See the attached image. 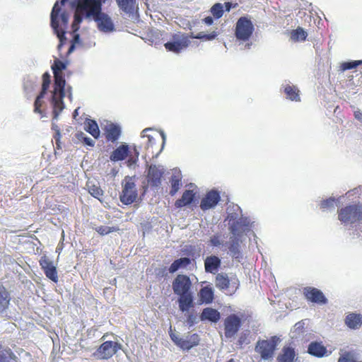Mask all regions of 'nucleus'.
<instances>
[{"instance_id": "obj_1", "label": "nucleus", "mask_w": 362, "mask_h": 362, "mask_svg": "<svg viewBox=\"0 0 362 362\" xmlns=\"http://www.w3.org/2000/svg\"><path fill=\"white\" fill-rule=\"evenodd\" d=\"M66 69V63L56 59L52 65L54 74V89L52 92L51 104L52 106L53 119H57L59 114L64 108L63 99L65 96L64 87L66 81L62 71Z\"/></svg>"}, {"instance_id": "obj_2", "label": "nucleus", "mask_w": 362, "mask_h": 362, "mask_svg": "<svg viewBox=\"0 0 362 362\" xmlns=\"http://www.w3.org/2000/svg\"><path fill=\"white\" fill-rule=\"evenodd\" d=\"M67 1L68 0L57 1L50 13V25L59 40L57 47L59 51L62 49L67 40L65 36V30L68 27L69 14L66 10L62 9V6H64Z\"/></svg>"}, {"instance_id": "obj_3", "label": "nucleus", "mask_w": 362, "mask_h": 362, "mask_svg": "<svg viewBox=\"0 0 362 362\" xmlns=\"http://www.w3.org/2000/svg\"><path fill=\"white\" fill-rule=\"evenodd\" d=\"M172 288L174 294L178 296L177 302L180 311H188L194 306L192 283L189 276L186 274H177L172 282Z\"/></svg>"}, {"instance_id": "obj_4", "label": "nucleus", "mask_w": 362, "mask_h": 362, "mask_svg": "<svg viewBox=\"0 0 362 362\" xmlns=\"http://www.w3.org/2000/svg\"><path fill=\"white\" fill-rule=\"evenodd\" d=\"M102 0H74L72 6L76 7L71 28L74 33L79 29L83 17L90 18L98 14L102 10Z\"/></svg>"}, {"instance_id": "obj_5", "label": "nucleus", "mask_w": 362, "mask_h": 362, "mask_svg": "<svg viewBox=\"0 0 362 362\" xmlns=\"http://www.w3.org/2000/svg\"><path fill=\"white\" fill-rule=\"evenodd\" d=\"M138 189L134 176H126L122 181V191L119 200L124 205H130L138 199Z\"/></svg>"}, {"instance_id": "obj_6", "label": "nucleus", "mask_w": 362, "mask_h": 362, "mask_svg": "<svg viewBox=\"0 0 362 362\" xmlns=\"http://www.w3.org/2000/svg\"><path fill=\"white\" fill-rule=\"evenodd\" d=\"M338 219L346 224L362 221V204L358 202L342 207L338 210Z\"/></svg>"}, {"instance_id": "obj_7", "label": "nucleus", "mask_w": 362, "mask_h": 362, "mask_svg": "<svg viewBox=\"0 0 362 362\" xmlns=\"http://www.w3.org/2000/svg\"><path fill=\"white\" fill-rule=\"evenodd\" d=\"M42 89L40 93L35 98L34 102V109L33 112L36 114L40 115V117H46L45 109L43 108L45 102L43 98L49 87L51 83V76L48 72H45L42 75Z\"/></svg>"}, {"instance_id": "obj_8", "label": "nucleus", "mask_w": 362, "mask_h": 362, "mask_svg": "<svg viewBox=\"0 0 362 362\" xmlns=\"http://www.w3.org/2000/svg\"><path fill=\"white\" fill-rule=\"evenodd\" d=\"M121 349L122 345L119 343L113 341H106L97 349L93 354V356L98 359L107 360L112 358Z\"/></svg>"}, {"instance_id": "obj_9", "label": "nucleus", "mask_w": 362, "mask_h": 362, "mask_svg": "<svg viewBox=\"0 0 362 362\" xmlns=\"http://www.w3.org/2000/svg\"><path fill=\"white\" fill-rule=\"evenodd\" d=\"M254 26L252 21L247 17H240L235 25V35L238 40L247 41L252 36Z\"/></svg>"}, {"instance_id": "obj_10", "label": "nucleus", "mask_w": 362, "mask_h": 362, "mask_svg": "<svg viewBox=\"0 0 362 362\" xmlns=\"http://www.w3.org/2000/svg\"><path fill=\"white\" fill-rule=\"evenodd\" d=\"M215 284L217 288L226 291L230 295L234 293L239 286V281L236 276L229 279L228 275L223 273L216 275Z\"/></svg>"}, {"instance_id": "obj_11", "label": "nucleus", "mask_w": 362, "mask_h": 362, "mask_svg": "<svg viewBox=\"0 0 362 362\" xmlns=\"http://www.w3.org/2000/svg\"><path fill=\"white\" fill-rule=\"evenodd\" d=\"M242 325V318L236 314H230L224 320V334L226 338L234 337Z\"/></svg>"}, {"instance_id": "obj_12", "label": "nucleus", "mask_w": 362, "mask_h": 362, "mask_svg": "<svg viewBox=\"0 0 362 362\" xmlns=\"http://www.w3.org/2000/svg\"><path fill=\"white\" fill-rule=\"evenodd\" d=\"M170 337L175 344L182 350H189L194 346H197L200 341L197 334H193L189 337L188 339H185L170 332Z\"/></svg>"}, {"instance_id": "obj_13", "label": "nucleus", "mask_w": 362, "mask_h": 362, "mask_svg": "<svg viewBox=\"0 0 362 362\" xmlns=\"http://www.w3.org/2000/svg\"><path fill=\"white\" fill-rule=\"evenodd\" d=\"M303 294L308 301L316 304L324 305L327 303V299L324 293L318 288L306 286L303 288Z\"/></svg>"}, {"instance_id": "obj_14", "label": "nucleus", "mask_w": 362, "mask_h": 362, "mask_svg": "<svg viewBox=\"0 0 362 362\" xmlns=\"http://www.w3.org/2000/svg\"><path fill=\"white\" fill-rule=\"evenodd\" d=\"M276 346V343L274 339L272 340H262L257 342L255 350L263 359H269L273 356Z\"/></svg>"}, {"instance_id": "obj_15", "label": "nucleus", "mask_w": 362, "mask_h": 362, "mask_svg": "<svg viewBox=\"0 0 362 362\" xmlns=\"http://www.w3.org/2000/svg\"><path fill=\"white\" fill-rule=\"evenodd\" d=\"M39 263L45 276L52 281L57 283L58 281L57 268L49 257L46 255L42 256L39 260Z\"/></svg>"}, {"instance_id": "obj_16", "label": "nucleus", "mask_w": 362, "mask_h": 362, "mask_svg": "<svg viewBox=\"0 0 362 362\" xmlns=\"http://www.w3.org/2000/svg\"><path fill=\"white\" fill-rule=\"evenodd\" d=\"M92 18L97 23L98 28L100 31L107 33L114 30V24L110 17L107 13L102 12V10Z\"/></svg>"}, {"instance_id": "obj_17", "label": "nucleus", "mask_w": 362, "mask_h": 362, "mask_svg": "<svg viewBox=\"0 0 362 362\" xmlns=\"http://www.w3.org/2000/svg\"><path fill=\"white\" fill-rule=\"evenodd\" d=\"M220 194L216 190H211L208 192L205 197L201 201L200 208L203 211H206L210 209L214 208L220 202Z\"/></svg>"}, {"instance_id": "obj_18", "label": "nucleus", "mask_w": 362, "mask_h": 362, "mask_svg": "<svg viewBox=\"0 0 362 362\" xmlns=\"http://www.w3.org/2000/svg\"><path fill=\"white\" fill-rule=\"evenodd\" d=\"M163 172L155 165H150L146 176L148 184L152 187H157L161 183Z\"/></svg>"}, {"instance_id": "obj_19", "label": "nucleus", "mask_w": 362, "mask_h": 362, "mask_svg": "<svg viewBox=\"0 0 362 362\" xmlns=\"http://www.w3.org/2000/svg\"><path fill=\"white\" fill-rule=\"evenodd\" d=\"M119 8L127 14H133L138 11L136 0H116Z\"/></svg>"}, {"instance_id": "obj_20", "label": "nucleus", "mask_w": 362, "mask_h": 362, "mask_svg": "<svg viewBox=\"0 0 362 362\" xmlns=\"http://www.w3.org/2000/svg\"><path fill=\"white\" fill-rule=\"evenodd\" d=\"M189 40L187 37H182L180 40L165 43V48L170 52L179 53L182 49L188 47Z\"/></svg>"}, {"instance_id": "obj_21", "label": "nucleus", "mask_w": 362, "mask_h": 362, "mask_svg": "<svg viewBox=\"0 0 362 362\" xmlns=\"http://www.w3.org/2000/svg\"><path fill=\"white\" fill-rule=\"evenodd\" d=\"M221 264V259L215 255L209 256L204 260L205 271L208 273L216 274Z\"/></svg>"}, {"instance_id": "obj_22", "label": "nucleus", "mask_w": 362, "mask_h": 362, "mask_svg": "<svg viewBox=\"0 0 362 362\" xmlns=\"http://www.w3.org/2000/svg\"><path fill=\"white\" fill-rule=\"evenodd\" d=\"M345 325L351 329H358L362 325V315L349 313L344 320Z\"/></svg>"}, {"instance_id": "obj_23", "label": "nucleus", "mask_w": 362, "mask_h": 362, "mask_svg": "<svg viewBox=\"0 0 362 362\" xmlns=\"http://www.w3.org/2000/svg\"><path fill=\"white\" fill-rule=\"evenodd\" d=\"M241 239L238 237H230L228 242V250L231 256L235 259H240L242 257L241 252L240 250Z\"/></svg>"}, {"instance_id": "obj_24", "label": "nucleus", "mask_w": 362, "mask_h": 362, "mask_svg": "<svg viewBox=\"0 0 362 362\" xmlns=\"http://www.w3.org/2000/svg\"><path fill=\"white\" fill-rule=\"evenodd\" d=\"M196 193L194 190L187 189L185 190L181 198L178 199L175 202V206L177 208H181L185 206H187L192 203L194 200Z\"/></svg>"}, {"instance_id": "obj_25", "label": "nucleus", "mask_w": 362, "mask_h": 362, "mask_svg": "<svg viewBox=\"0 0 362 362\" xmlns=\"http://www.w3.org/2000/svg\"><path fill=\"white\" fill-rule=\"evenodd\" d=\"M11 296L6 288L0 283V314L4 313L9 306Z\"/></svg>"}, {"instance_id": "obj_26", "label": "nucleus", "mask_w": 362, "mask_h": 362, "mask_svg": "<svg viewBox=\"0 0 362 362\" xmlns=\"http://www.w3.org/2000/svg\"><path fill=\"white\" fill-rule=\"evenodd\" d=\"M105 134L107 141L115 142L119 139L121 134L120 127L114 124H108L105 127Z\"/></svg>"}, {"instance_id": "obj_27", "label": "nucleus", "mask_w": 362, "mask_h": 362, "mask_svg": "<svg viewBox=\"0 0 362 362\" xmlns=\"http://www.w3.org/2000/svg\"><path fill=\"white\" fill-rule=\"evenodd\" d=\"M220 318V313L212 308H204L200 315V319L202 321L209 320L212 322H217Z\"/></svg>"}, {"instance_id": "obj_28", "label": "nucleus", "mask_w": 362, "mask_h": 362, "mask_svg": "<svg viewBox=\"0 0 362 362\" xmlns=\"http://www.w3.org/2000/svg\"><path fill=\"white\" fill-rule=\"evenodd\" d=\"M308 352L314 356L321 358L327 354V349L320 342H311L308 349Z\"/></svg>"}, {"instance_id": "obj_29", "label": "nucleus", "mask_w": 362, "mask_h": 362, "mask_svg": "<svg viewBox=\"0 0 362 362\" xmlns=\"http://www.w3.org/2000/svg\"><path fill=\"white\" fill-rule=\"evenodd\" d=\"M129 147L127 145H121L111 153L110 158L112 161L123 160L128 155Z\"/></svg>"}, {"instance_id": "obj_30", "label": "nucleus", "mask_w": 362, "mask_h": 362, "mask_svg": "<svg viewBox=\"0 0 362 362\" xmlns=\"http://www.w3.org/2000/svg\"><path fill=\"white\" fill-rule=\"evenodd\" d=\"M0 362H20L18 358L10 348L3 349L0 344Z\"/></svg>"}, {"instance_id": "obj_31", "label": "nucleus", "mask_w": 362, "mask_h": 362, "mask_svg": "<svg viewBox=\"0 0 362 362\" xmlns=\"http://www.w3.org/2000/svg\"><path fill=\"white\" fill-rule=\"evenodd\" d=\"M192 263L188 257H181L175 259L170 266L168 271L170 274L176 272L180 269L187 268Z\"/></svg>"}, {"instance_id": "obj_32", "label": "nucleus", "mask_w": 362, "mask_h": 362, "mask_svg": "<svg viewBox=\"0 0 362 362\" xmlns=\"http://www.w3.org/2000/svg\"><path fill=\"white\" fill-rule=\"evenodd\" d=\"M284 92L287 99L296 102L300 100V90L296 86L287 84L284 87Z\"/></svg>"}, {"instance_id": "obj_33", "label": "nucleus", "mask_w": 362, "mask_h": 362, "mask_svg": "<svg viewBox=\"0 0 362 362\" xmlns=\"http://www.w3.org/2000/svg\"><path fill=\"white\" fill-rule=\"evenodd\" d=\"M296 353L291 347H284L282 354L277 357L278 362H295Z\"/></svg>"}, {"instance_id": "obj_34", "label": "nucleus", "mask_w": 362, "mask_h": 362, "mask_svg": "<svg viewBox=\"0 0 362 362\" xmlns=\"http://www.w3.org/2000/svg\"><path fill=\"white\" fill-rule=\"evenodd\" d=\"M199 298L202 303L209 304L214 300V291L209 286H204L199 291Z\"/></svg>"}, {"instance_id": "obj_35", "label": "nucleus", "mask_w": 362, "mask_h": 362, "mask_svg": "<svg viewBox=\"0 0 362 362\" xmlns=\"http://www.w3.org/2000/svg\"><path fill=\"white\" fill-rule=\"evenodd\" d=\"M85 130L91 134L95 139L100 136V130L97 122L93 119H88L85 122Z\"/></svg>"}, {"instance_id": "obj_36", "label": "nucleus", "mask_w": 362, "mask_h": 362, "mask_svg": "<svg viewBox=\"0 0 362 362\" xmlns=\"http://www.w3.org/2000/svg\"><path fill=\"white\" fill-rule=\"evenodd\" d=\"M291 39L293 41H304L307 37V33L300 27L297 28L291 32Z\"/></svg>"}, {"instance_id": "obj_37", "label": "nucleus", "mask_w": 362, "mask_h": 362, "mask_svg": "<svg viewBox=\"0 0 362 362\" xmlns=\"http://www.w3.org/2000/svg\"><path fill=\"white\" fill-rule=\"evenodd\" d=\"M88 192L95 198L101 201L103 197V191L100 187L95 185H88Z\"/></svg>"}, {"instance_id": "obj_38", "label": "nucleus", "mask_w": 362, "mask_h": 362, "mask_svg": "<svg viewBox=\"0 0 362 362\" xmlns=\"http://www.w3.org/2000/svg\"><path fill=\"white\" fill-rule=\"evenodd\" d=\"M170 184L171 189L170 191V194L171 196H173L177 192V191L180 189V187L181 185V179L179 177V176L173 175L170 179Z\"/></svg>"}, {"instance_id": "obj_39", "label": "nucleus", "mask_w": 362, "mask_h": 362, "mask_svg": "<svg viewBox=\"0 0 362 362\" xmlns=\"http://www.w3.org/2000/svg\"><path fill=\"white\" fill-rule=\"evenodd\" d=\"M338 362H362L356 360V356L351 351H346L338 359Z\"/></svg>"}, {"instance_id": "obj_40", "label": "nucleus", "mask_w": 362, "mask_h": 362, "mask_svg": "<svg viewBox=\"0 0 362 362\" xmlns=\"http://www.w3.org/2000/svg\"><path fill=\"white\" fill-rule=\"evenodd\" d=\"M211 12L214 18H220L223 14V6L220 3L215 4L211 8Z\"/></svg>"}, {"instance_id": "obj_41", "label": "nucleus", "mask_w": 362, "mask_h": 362, "mask_svg": "<svg viewBox=\"0 0 362 362\" xmlns=\"http://www.w3.org/2000/svg\"><path fill=\"white\" fill-rule=\"evenodd\" d=\"M240 224L239 222L233 223L230 227L229 230L230 233L233 235L231 237H238L240 239L243 235V231L240 228Z\"/></svg>"}, {"instance_id": "obj_42", "label": "nucleus", "mask_w": 362, "mask_h": 362, "mask_svg": "<svg viewBox=\"0 0 362 362\" xmlns=\"http://www.w3.org/2000/svg\"><path fill=\"white\" fill-rule=\"evenodd\" d=\"M117 230H118V228H117V227H110V226H101L96 228V231L102 235H107L112 232H115Z\"/></svg>"}, {"instance_id": "obj_43", "label": "nucleus", "mask_w": 362, "mask_h": 362, "mask_svg": "<svg viewBox=\"0 0 362 362\" xmlns=\"http://www.w3.org/2000/svg\"><path fill=\"white\" fill-rule=\"evenodd\" d=\"M362 64V60H357L353 62H344L342 64L343 70H349L356 68L358 66Z\"/></svg>"}, {"instance_id": "obj_44", "label": "nucleus", "mask_w": 362, "mask_h": 362, "mask_svg": "<svg viewBox=\"0 0 362 362\" xmlns=\"http://www.w3.org/2000/svg\"><path fill=\"white\" fill-rule=\"evenodd\" d=\"M210 245L213 247H219L222 244L221 236L219 234L214 235L210 238Z\"/></svg>"}, {"instance_id": "obj_45", "label": "nucleus", "mask_w": 362, "mask_h": 362, "mask_svg": "<svg viewBox=\"0 0 362 362\" xmlns=\"http://www.w3.org/2000/svg\"><path fill=\"white\" fill-rule=\"evenodd\" d=\"M216 35H217V33L214 31L209 35H204L202 33H199L197 35L192 36V37L195 38V39H205L207 40H211L214 39L216 37Z\"/></svg>"}, {"instance_id": "obj_46", "label": "nucleus", "mask_w": 362, "mask_h": 362, "mask_svg": "<svg viewBox=\"0 0 362 362\" xmlns=\"http://www.w3.org/2000/svg\"><path fill=\"white\" fill-rule=\"evenodd\" d=\"M78 139L82 140L87 146H93L95 141L89 137H87L83 132L77 134Z\"/></svg>"}, {"instance_id": "obj_47", "label": "nucleus", "mask_w": 362, "mask_h": 362, "mask_svg": "<svg viewBox=\"0 0 362 362\" xmlns=\"http://www.w3.org/2000/svg\"><path fill=\"white\" fill-rule=\"evenodd\" d=\"M334 198H329L325 200H322L320 203V208L322 209H329L334 206L335 202Z\"/></svg>"}, {"instance_id": "obj_48", "label": "nucleus", "mask_w": 362, "mask_h": 362, "mask_svg": "<svg viewBox=\"0 0 362 362\" xmlns=\"http://www.w3.org/2000/svg\"><path fill=\"white\" fill-rule=\"evenodd\" d=\"M80 42V36L78 34H75L74 37L71 42V45L68 49L67 54H71L75 49V45L79 43Z\"/></svg>"}, {"instance_id": "obj_49", "label": "nucleus", "mask_w": 362, "mask_h": 362, "mask_svg": "<svg viewBox=\"0 0 362 362\" xmlns=\"http://www.w3.org/2000/svg\"><path fill=\"white\" fill-rule=\"evenodd\" d=\"M186 322L189 326H192L197 322V315L192 313H189L187 316Z\"/></svg>"}, {"instance_id": "obj_50", "label": "nucleus", "mask_w": 362, "mask_h": 362, "mask_svg": "<svg viewBox=\"0 0 362 362\" xmlns=\"http://www.w3.org/2000/svg\"><path fill=\"white\" fill-rule=\"evenodd\" d=\"M247 339V337L245 334H241L238 341V345L241 346L244 343L246 342Z\"/></svg>"}, {"instance_id": "obj_51", "label": "nucleus", "mask_w": 362, "mask_h": 362, "mask_svg": "<svg viewBox=\"0 0 362 362\" xmlns=\"http://www.w3.org/2000/svg\"><path fill=\"white\" fill-rule=\"evenodd\" d=\"M355 119H356L358 121H362V112L360 110H356L354 113Z\"/></svg>"}, {"instance_id": "obj_52", "label": "nucleus", "mask_w": 362, "mask_h": 362, "mask_svg": "<svg viewBox=\"0 0 362 362\" xmlns=\"http://www.w3.org/2000/svg\"><path fill=\"white\" fill-rule=\"evenodd\" d=\"M203 21L208 25H211L214 22V20H213L212 17H211V16L206 17L205 18H204Z\"/></svg>"}, {"instance_id": "obj_53", "label": "nucleus", "mask_w": 362, "mask_h": 362, "mask_svg": "<svg viewBox=\"0 0 362 362\" xmlns=\"http://www.w3.org/2000/svg\"><path fill=\"white\" fill-rule=\"evenodd\" d=\"M148 144H147V148H150V147H153V144L154 143V139L153 138L152 136H150L148 135Z\"/></svg>"}, {"instance_id": "obj_54", "label": "nucleus", "mask_w": 362, "mask_h": 362, "mask_svg": "<svg viewBox=\"0 0 362 362\" xmlns=\"http://www.w3.org/2000/svg\"><path fill=\"white\" fill-rule=\"evenodd\" d=\"M224 7H225V10L226 11H230V10L232 7V4L230 2H226L224 4Z\"/></svg>"}, {"instance_id": "obj_55", "label": "nucleus", "mask_w": 362, "mask_h": 362, "mask_svg": "<svg viewBox=\"0 0 362 362\" xmlns=\"http://www.w3.org/2000/svg\"><path fill=\"white\" fill-rule=\"evenodd\" d=\"M136 159L131 158H129V159H128V160H127V165H128L129 166H131V165H132L135 164V163H136Z\"/></svg>"}, {"instance_id": "obj_56", "label": "nucleus", "mask_w": 362, "mask_h": 362, "mask_svg": "<svg viewBox=\"0 0 362 362\" xmlns=\"http://www.w3.org/2000/svg\"><path fill=\"white\" fill-rule=\"evenodd\" d=\"M57 138L55 137V139H56V141H57V145L59 147V145L58 144V141H59V136H60V133H59V130H57Z\"/></svg>"}, {"instance_id": "obj_57", "label": "nucleus", "mask_w": 362, "mask_h": 362, "mask_svg": "<svg viewBox=\"0 0 362 362\" xmlns=\"http://www.w3.org/2000/svg\"><path fill=\"white\" fill-rule=\"evenodd\" d=\"M78 108H77V109H76V110H74V113H73L74 118H76V116L78 115Z\"/></svg>"}, {"instance_id": "obj_58", "label": "nucleus", "mask_w": 362, "mask_h": 362, "mask_svg": "<svg viewBox=\"0 0 362 362\" xmlns=\"http://www.w3.org/2000/svg\"><path fill=\"white\" fill-rule=\"evenodd\" d=\"M162 139H163L162 146H163L164 144H165V135L163 133H162Z\"/></svg>"}, {"instance_id": "obj_59", "label": "nucleus", "mask_w": 362, "mask_h": 362, "mask_svg": "<svg viewBox=\"0 0 362 362\" xmlns=\"http://www.w3.org/2000/svg\"><path fill=\"white\" fill-rule=\"evenodd\" d=\"M148 129H144L143 133H144V132H146V131H148Z\"/></svg>"}, {"instance_id": "obj_60", "label": "nucleus", "mask_w": 362, "mask_h": 362, "mask_svg": "<svg viewBox=\"0 0 362 362\" xmlns=\"http://www.w3.org/2000/svg\"><path fill=\"white\" fill-rule=\"evenodd\" d=\"M105 334L103 336L102 339H104L105 337Z\"/></svg>"}, {"instance_id": "obj_61", "label": "nucleus", "mask_w": 362, "mask_h": 362, "mask_svg": "<svg viewBox=\"0 0 362 362\" xmlns=\"http://www.w3.org/2000/svg\"><path fill=\"white\" fill-rule=\"evenodd\" d=\"M102 1H103V2L104 3L106 0H102Z\"/></svg>"}]
</instances>
